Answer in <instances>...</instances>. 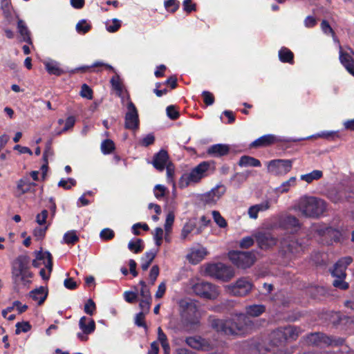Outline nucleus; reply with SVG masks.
<instances>
[{
    "instance_id": "nucleus-56",
    "label": "nucleus",
    "mask_w": 354,
    "mask_h": 354,
    "mask_svg": "<svg viewBox=\"0 0 354 354\" xmlns=\"http://www.w3.org/2000/svg\"><path fill=\"white\" fill-rule=\"evenodd\" d=\"M167 170V180L168 183H174V176L175 173L174 165L171 162L165 167Z\"/></svg>"
},
{
    "instance_id": "nucleus-10",
    "label": "nucleus",
    "mask_w": 354,
    "mask_h": 354,
    "mask_svg": "<svg viewBox=\"0 0 354 354\" xmlns=\"http://www.w3.org/2000/svg\"><path fill=\"white\" fill-rule=\"evenodd\" d=\"M192 290L196 295L208 299H215L219 295L216 286L203 281L193 285Z\"/></svg>"
},
{
    "instance_id": "nucleus-8",
    "label": "nucleus",
    "mask_w": 354,
    "mask_h": 354,
    "mask_svg": "<svg viewBox=\"0 0 354 354\" xmlns=\"http://www.w3.org/2000/svg\"><path fill=\"white\" fill-rule=\"evenodd\" d=\"M178 304L181 317L188 323H196L198 309L195 302L189 299H183Z\"/></svg>"
},
{
    "instance_id": "nucleus-36",
    "label": "nucleus",
    "mask_w": 354,
    "mask_h": 354,
    "mask_svg": "<svg viewBox=\"0 0 354 354\" xmlns=\"http://www.w3.org/2000/svg\"><path fill=\"white\" fill-rule=\"evenodd\" d=\"M323 173L320 170H313V171L303 174L300 176V179L306 181L308 183H312L313 180H317L321 178Z\"/></svg>"
},
{
    "instance_id": "nucleus-52",
    "label": "nucleus",
    "mask_w": 354,
    "mask_h": 354,
    "mask_svg": "<svg viewBox=\"0 0 354 354\" xmlns=\"http://www.w3.org/2000/svg\"><path fill=\"white\" fill-rule=\"evenodd\" d=\"M115 233L113 230L110 228L103 229L100 234L101 239L108 241L111 240L114 237Z\"/></svg>"
},
{
    "instance_id": "nucleus-44",
    "label": "nucleus",
    "mask_w": 354,
    "mask_h": 354,
    "mask_svg": "<svg viewBox=\"0 0 354 354\" xmlns=\"http://www.w3.org/2000/svg\"><path fill=\"white\" fill-rule=\"evenodd\" d=\"M75 123V118L74 116H69L66 118L65 121V125L63 129L60 131H55V135H60L62 133L67 131L71 129Z\"/></svg>"
},
{
    "instance_id": "nucleus-45",
    "label": "nucleus",
    "mask_w": 354,
    "mask_h": 354,
    "mask_svg": "<svg viewBox=\"0 0 354 354\" xmlns=\"http://www.w3.org/2000/svg\"><path fill=\"white\" fill-rule=\"evenodd\" d=\"M212 216L215 221V223L222 228H224L227 226V221L221 215L219 212L218 211H213L212 212Z\"/></svg>"
},
{
    "instance_id": "nucleus-15",
    "label": "nucleus",
    "mask_w": 354,
    "mask_h": 354,
    "mask_svg": "<svg viewBox=\"0 0 354 354\" xmlns=\"http://www.w3.org/2000/svg\"><path fill=\"white\" fill-rule=\"evenodd\" d=\"M124 120V127L126 129L131 130L138 129L140 121L138 110L131 100L127 103V112L125 114Z\"/></svg>"
},
{
    "instance_id": "nucleus-48",
    "label": "nucleus",
    "mask_w": 354,
    "mask_h": 354,
    "mask_svg": "<svg viewBox=\"0 0 354 354\" xmlns=\"http://www.w3.org/2000/svg\"><path fill=\"white\" fill-rule=\"evenodd\" d=\"M76 184V180L74 178H68L67 179H61L58 183V186L63 187L65 189H70L73 186Z\"/></svg>"
},
{
    "instance_id": "nucleus-64",
    "label": "nucleus",
    "mask_w": 354,
    "mask_h": 354,
    "mask_svg": "<svg viewBox=\"0 0 354 354\" xmlns=\"http://www.w3.org/2000/svg\"><path fill=\"white\" fill-rule=\"evenodd\" d=\"M202 95L203 97L204 102L207 106H209V105H212V104H214V97L213 95L210 92L207 91H204L202 93Z\"/></svg>"
},
{
    "instance_id": "nucleus-55",
    "label": "nucleus",
    "mask_w": 354,
    "mask_h": 354,
    "mask_svg": "<svg viewBox=\"0 0 354 354\" xmlns=\"http://www.w3.org/2000/svg\"><path fill=\"white\" fill-rule=\"evenodd\" d=\"M145 315L144 312H140L139 313L136 314L135 317V324L137 325L139 327H144L145 329H147V325L145 322Z\"/></svg>"
},
{
    "instance_id": "nucleus-46",
    "label": "nucleus",
    "mask_w": 354,
    "mask_h": 354,
    "mask_svg": "<svg viewBox=\"0 0 354 354\" xmlns=\"http://www.w3.org/2000/svg\"><path fill=\"white\" fill-rule=\"evenodd\" d=\"M15 326V333L17 335L21 333H27L31 328V326L28 322H17Z\"/></svg>"
},
{
    "instance_id": "nucleus-40",
    "label": "nucleus",
    "mask_w": 354,
    "mask_h": 354,
    "mask_svg": "<svg viewBox=\"0 0 354 354\" xmlns=\"http://www.w3.org/2000/svg\"><path fill=\"white\" fill-rule=\"evenodd\" d=\"M111 84L113 88L117 92L118 95L120 96L122 92L123 87L118 75H114L111 79Z\"/></svg>"
},
{
    "instance_id": "nucleus-5",
    "label": "nucleus",
    "mask_w": 354,
    "mask_h": 354,
    "mask_svg": "<svg viewBox=\"0 0 354 354\" xmlns=\"http://www.w3.org/2000/svg\"><path fill=\"white\" fill-rule=\"evenodd\" d=\"M305 248L304 239H297L294 235H288L281 240L279 254L287 260H290L302 253Z\"/></svg>"
},
{
    "instance_id": "nucleus-7",
    "label": "nucleus",
    "mask_w": 354,
    "mask_h": 354,
    "mask_svg": "<svg viewBox=\"0 0 354 354\" xmlns=\"http://www.w3.org/2000/svg\"><path fill=\"white\" fill-rule=\"evenodd\" d=\"M205 272L211 277L223 281H229L234 275L233 268L222 263L208 264L205 269Z\"/></svg>"
},
{
    "instance_id": "nucleus-26",
    "label": "nucleus",
    "mask_w": 354,
    "mask_h": 354,
    "mask_svg": "<svg viewBox=\"0 0 354 354\" xmlns=\"http://www.w3.org/2000/svg\"><path fill=\"white\" fill-rule=\"evenodd\" d=\"M35 186L36 183L30 182L28 177H24L19 179L17 185V190L19 193V196H21L26 193L32 192Z\"/></svg>"
},
{
    "instance_id": "nucleus-22",
    "label": "nucleus",
    "mask_w": 354,
    "mask_h": 354,
    "mask_svg": "<svg viewBox=\"0 0 354 354\" xmlns=\"http://www.w3.org/2000/svg\"><path fill=\"white\" fill-rule=\"evenodd\" d=\"M348 50L349 52H344L339 46V61L347 71L354 76V59L351 56V54L354 55V52L350 48Z\"/></svg>"
},
{
    "instance_id": "nucleus-49",
    "label": "nucleus",
    "mask_w": 354,
    "mask_h": 354,
    "mask_svg": "<svg viewBox=\"0 0 354 354\" xmlns=\"http://www.w3.org/2000/svg\"><path fill=\"white\" fill-rule=\"evenodd\" d=\"M345 278L346 277H335L333 282V285L339 289L344 290H347L349 287V285L344 281Z\"/></svg>"
},
{
    "instance_id": "nucleus-42",
    "label": "nucleus",
    "mask_w": 354,
    "mask_h": 354,
    "mask_svg": "<svg viewBox=\"0 0 354 354\" xmlns=\"http://www.w3.org/2000/svg\"><path fill=\"white\" fill-rule=\"evenodd\" d=\"M91 28V24H88L85 19L80 20L76 24V31L80 34H85Z\"/></svg>"
},
{
    "instance_id": "nucleus-12",
    "label": "nucleus",
    "mask_w": 354,
    "mask_h": 354,
    "mask_svg": "<svg viewBox=\"0 0 354 354\" xmlns=\"http://www.w3.org/2000/svg\"><path fill=\"white\" fill-rule=\"evenodd\" d=\"M292 167L291 160L277 159L268 162V171L276 176L285 175L288 173Z\"/></svg>"
},
{
    "instance_id": "nucleus-59",
    "label": "nucleus",
    "mask_w": 354,
    "mask_h": 354,
    "mask_svg": "<svg viewBox=\"0 0 354 354\" xmlns=\"http://www.w3.org/2000/svg\"><path fill=\"white\" fill-rule=\"evenodd\" d=\"M166 111L167 116L171 120H176L179 117L178 111L173 105L167 106Z\"/></svg>"
},
{
    "instance_id": "nucleus-11",
    "label": "nucleus",
    "mask_w": 354,
    "mask_h": 354,
    "mask_svg": "<svg viewBox=\"0 0 354 354\" xmlns=\"http://www.w3.org/2000/svg\"><path fill=\"white\" fill-rule=\"evenodd\" d=\"M303 138H278L276 136L273 134H267L261 136L260 138L256 139L254 141H253L250 144V147H268L270 146L274 143L279 142H299L302 140Z\"/></svg>"
},
{
    "instance_id": "nucleus-13",
    "label": "nucleus",
    "mask_w": 354,
    "mask_h": 354,
    "mask_svg": "<svg viewBox=\"0 0 354 354\" xmlns=\"http://www.w3.org/2000/svg\"><path fill=\"white\" fill-rule=\"evenodd\" d=\"M225 192V187L223 185H217L210 191L202 194L201 201L205 205L210 207L214 205Z\"/></svg>"
},
{
    "instance_id": "nucleus-61",
    "label": "nucleus",
    "mask_w": 354,
    "mask_h": 354,
    "mask_svg": "<svg viewBox=\"0 0 354 354\" xmlns=\"http://www.w3.org/2000/svg\"><path fill=\"white\" fill-rule=\"evenodd\" d=\"M317 19L311 15L307 16L304 21V26L307 28L315 27L317 25Z\"/></svg>"
},
{
    "instance_id": "nucleus-18",
    "label": "nucleus",
    "mask_w": 354,
    "mask_h": 354,
    "mask_svg": "<svg viewBox=\"0 0 354 354\" xmlns=\"http://www.w3.org/2000/svg\"><path fill=\"white\" fill-rule=\"evenodd\" d=\"M252 283L245 279H240L236 282L228 286V290L230 294L234 296H245L252 289Z\"/></svg>"
},
{
    "instance_id": "nucleus-47",
    "label": "nucleus",
    "mask_w": 354,
    "mask_h": 354,
    "mask_svg": "<svg viewBox=\"0 0 354 354\" xmlns=\"http://www.w3.org/2000/svg\"><path fill=\"white\" fill-rule=\"evenodd\" d=\"M166 191L167 188L165 186L156 185L153 189L154 196L157 199L160 200L165 197Z\"/></svg>"
},
{
    "instance_id": "nucleus-37",
    "label": "nucleus",
    "mask_w": 354,
    "mask_h": 354,
    "mask_svg": "<svg viewBox=\"0 0 354 354\" xmlns=\"http://www.w3.org/2000/svg\"><path fill=\"white\" fill-rule=\"evenodd\" d=\"M128 248L134 253L140 252L144 248L142 240L136 239L135 240L130 241L128 243Z\"/></svg>"
},
{
    "instance_id": "nucleus-38",
    "label": "nucleus",
    "mask_w": 354,
    "mask_h": 354,
    "mask_svg": "<svg viewBox=\"0 0 354 354\" xmlns=\"http://www.w3.org/2000/svg\"><path fill=\"white\" fill-rule=\"evenodd\" d=\"M63 239L65 243L73 245L78 241L79 237L75 230H71L64 234Z\"/></svg>"
},
{
    "instance_id": "nucleus-25",
    "label": "nucleus",
    "mask_w": 354,
    "mask_h": 354,
    "mask_svg": "<svg viewBox=\"0 0 354 354\" xmlns=\"http://www.w3.org/2000/svg\"><path fill=\"white\" fill-rule=\"evenodd\" d=\"M43 64L45 66V69L50 75L60 76L61 75L65 73V71L61 68L60 64L55 60L48 59L44 60Z\"/></svg>"
},
{
    "instance_id": "nucleus-20",
    "label": "nucleus",
    "mask_w": 354,
    "mask_h": 354,
    "mask_svg": "<svg viewBox=\"0 0 354 354\" xmlns=\"http://www.w3.org/2000/svg\"><path fill=\"white\" fill-rule=\"evenodd\" d=\"M151 163L154 168L160 171H162L169 163H171L167 151L161 149L155 153Z\"/></svg>"
},
{
    "instance_id": "nucleus-58",
    "label": "nucleus",
    "mask_w": 354,
    "mask_h": 354,
    "mask_svg": "<svg viewBox=\"0 0 354 354\" xmlns=\"http://www.w3.org/2000/svg\"><path fill=\"white\" fill-rule=\"evenodd\" d=\"M95 308V302L89 299L84 305V312L89 315H93Z\"/></svg>"
},
{
    "instance_id": "nucleus-29",
    "label": "nucleus",
    "mask_w": 354,
    "mask_h": 354,
    "mask_svg": "<svg viewBox=\"0 0 354 354\" xmlns=\"http://www.w3.org/2000/svg\"><path fill=\"white\" fill-rule=\"evenodd\" d=\"M18 32L22 37V41L32 45V39L30 37V31L29 30L26 22L22 19H18L17 21Z\"/></svg>"
},
{
    "instance_id": "nucleus-35",
    "label": "nucleus",
    "mask_w": 354,
    "mask_h": 354,
    "mask_svg": "<svg viewBox=\"0 0 354 354\" xmlns=\"http://www.w3.org/2000/svg\"><path fill=\"white\" fill-rule=\"evenodd\" d=\"M293 57V53L287 48H281L279 51V58L281 62L292 64Z\"/></svg>"
},
{
    "instance_id": "nucleus-19",
    "label": "nucleus",
    "mask_w": 354,
    "mask_h": 354,
    "mask_svg": "<svg viewBox=\"0 0 354 354\" xmlns=\"http://www.w3.org/2000/svg\"><path fill=\"white\" fill-rule=\"evenodd\" d=\"M353 258L350 256L344 257L339 259L334 265L333 269L331 271V274L333 277H346V270L351 263Z\"/></svg>"
},
{
    "instance_id": "nucleus-23",
    "label": "nucleus",
    "mask_w": 354,
    "mask_h": 354,
    "mask_svg": "<svg viewBox=\"0 0 354 354\" xmlns=\"http://www.w3.org/2000/svg\"><path fill=\"white\" fill-rule=\"evenodd\" d=\"M207 254L206 248L199 245L190 249V252L187 254V259L192 264H196L201 261Z\"/></svg>"
},
{
    "instance_id": "nucleus-50",
    "label": "nucleus",
    "mask_w": 354,
    "mask_h": 354,
    "mask_svg": "<svg viewBox=\"0 0 354 354\" xmlns=\"http://www.w3.org/2000/svg\"><path fill=\"white\" fill-rule=\"evenodd\" d=\"M174 214L172 212H169L166 216L165 223V230L166 233H169L171 226L174 221Z\"/></svg>"
},
{
    "instance_id": "nucleus-6",
    "label": "nucleus",
    "mask_w": 354,
    "mask_h": 354,
    "mask_svg": "<svg viewBox=\"0 0 354 354\" xmlns=\"http://www.w3.org/2000/svg\"><path fill=\"white\" fill-rule=\"evenodd\" d=\"M210 162L203 161L194 167L189 173L183 174L179 181V186L185 188L192 184L198 183L203 178L207 176L210 168Z\"/></svg>"
},
{
    "instance_id": "nucleus-24",
    "label": "nucleus",
    "mask_w": 354,
    "mask_h": 354,
    "mask_svg": "<svg viewBox=\"0 0 354 354\" xmlns=\"http://www.w3.org/2000/svg\"><path fill=\"white\" fill-rule=\"evenodd\" d=\"M185 342L188 346L196 350L207 351L209 348L208 342L200 336L187 337Z\"/></svg>"
},
{
    "instance_id": "nucleus-9",
    "label": "nucleus",
    "mask_w": 354,
    "mask_h": 354,
    "mask_svg": "<svg viewBox=\"0 0 354 354\" xmlns=\"http://www.w3.org/2000/svg\"><path fill=\"white\" fill-rule=\"evenodd\" d=\"M228 256L235 266L243 269L250 267L255 261V255L252 252L231 251Z\"/></svg>"
},
{
    "instance_id": "nucleus-54",
    "label": "nucleus",
    "mask_w": 354,
    "mask_h": 354,
    "mask_svg": "<svg viewBox=\"0 0 354 354\" xmlns=\"http://www.w3.org/2000/svg\"><path fill=\"white\" fill-rule=\"evenodd\" d=\"M155 141V137L153 133H149L145 136L142 140L140 141V145L142 147H148L152 145Z\"/></svg>"
},
{
    "instance_id": "nucleus-16",
    "label": "nucleus",
    "mask_w": 354,
    "mask_h": 354,
    "mask_svg": "<svg viewBox=\"0 0 354 354\" xmlns=\"http://www.w3.org/2000/svg\"><path fill=\"white\" fill-rule=\"evenodd\" d=\"M315 231L326 239V243L328 245L332 244L333 242H340L342 240V232L332 227L319 226L316 227Z\"/></svg>"
},
{
    "instance_id": "nucleus-62",
    "label": "nucleus",
    "mask_w": 354,
    "mask_h": 354,
    "mask_svg": "<svg viewBox=\"0 0 354 354\" xmlns=\"http://www.w3.org/2000/svg\"><path fill=\"white\" fill-rule=\"evenodd\" d=\"M165 6L166 9L174 12L178 8L179 4L176 0H167L165 1Z\"/></svg>"
},
{
    "instance_id": "nucleus-41",
    "label": "nucleus",
    "mask_w": 354,
    "mask_h": 354,
    "mask_svg": "<svg viewBox=\"0 0 354 354\" xmlns=\"http://www.w3.org/2000/svg\"><path fill=\"white\" fill-rule=\"evenodd\" d=\"M121 21L118 19H113L106 23V29L109 32H116L121 26Z\"/></svg>"
},
{
    "instance_id": "nucleus-1",
    "label": "nucleus",
    "mask_w": 354,
    "mask_h": 354,
    "mask_svg": "<svg viewBox=\"0 0 354 354\" xmlns=\"http://www.w3.org/2000/svg\"><path fill=\"white\" fill-rule=\"evenodd\" d=\"M266 310L261 304L250 305L245 307L246 314H239L232 320L213 319L212 327L216 332L225 335H241L253 326V322L249 317H259Z\"/></svg>"
},
{
    "instance_id": "nucleus-28",
    "label": "nucleus",
    "mask_w": 354,
    "mask_h": 354,
    "mask_svg": "<svg viewBox=\"0 0 354 354\" xmlns=\"http://www.w3.org/2000/svg\"><path fill=\"white\" fill-rule=\"evenodd\" d=\"M30 297L35 301H37L39 305L42 304L48 296V289L46 287L40 286L29 293Z\"/></svg>"
},
{
    "instance_id": "nucleus-32",
    "label": "nucleus",
    "mask_w": 354,
    "mask_h": 354,
    "mask_svg": "<svg viewBox=\"0 0 354 354\" xmlns=\"http://www.w3.org/2000/svg\"><path fill=\"white\" fill-rule=\"evenodd\" d=\"M157 254V250H151L145 252L141 259V268L143 270H147Z\"/></svg>"
},
{
    "instance_id": "nucleus-63",
    "label": "nucleus",
    "mask_w": 354,
    "mask_h": 354,
    "mask_svg": "<svg viewBox=\"0 0 354 354\" xmlns=\"http://www.w3.org/2000/svg\"><path fill=\"white\" fill-rule=\"evenodd\" d=\"M48 215L47 210L44 209L41 213L38 214L36 216V221L39 225H42L46 223V218Z\"/></svg>"
},
{
    "instance_id": "nucleus-17",
    "label": "nucleus",
    "mask_w": 354,
    "mask_h": 354,
    "mask_svg": "<svg viewBox=\"0 0 354 354\" xmlns=\"http://www.w3.org/2000/svg\"><path fill=\"white\" fill-rule=\"evenodd\" d=\"M254 237L259 248L268 250L277 243V239L270 232L260 231L254 234Z\"/></svg>"
},
{
    "instance_id": "nucleus-4",
    "label": "nucleus",
    "mask_w": 354,
    "mask_h": 354,
    "mask_svg": "<svg viewBox=\"0 0 354 354\" xmlns=\"http://www.w3.org/2000/svg\"><path fill=\"white\" fill-rule=\"evenodd\" d=\"M297 209L306 217L318 218L327 209V203L315 196L301 197L296 205Z\"/></svg>"
},
{
    "instance_id": "nucleus-14",
    "label": "nucleus",
    "mask_w": 354,
    "mask_h": 354,
    "mask_svg": "<svg viewBox=\"0 0 354 354\" xmlns=\"http://www.w3.org/2000/svg\"><path fill=\"white\" fill-rule=\"evenodd\" d=\"M306 342L308 344L313 346H322L341 344H342L343 340L341 339L339 341H335L324 333H311L306 337Z\"/></svg>"
},
{
    "instance_id": "nucleus-3",
    "label": "nucleus",
    "mask_w": 354,
    "mask_h": 354,
    "mask_svg": "<svg viewBox=\"0 0 354 354\" xmlns=\"http://www.w3.org/2000/svg\"><path fill=\"white\" fill-rule=\"evenodd\" d=\"M11 273L15 290L29 284L32 277V273L30 270L29 257L24 254L18 256L12 263Z\"/></svg>"
},
{
    "instance_id": "nucleus-33",
    "label": "nucleus",
    "mask_w": 354,
    "mask_h": 354,
    "mask_svg": "<svg viewBox=\"0 0 354 354\" xmlns=\"http://www.w3.org/2000/svg\"><path fill=\"white\" fill-rule=\"evenodd\" d=\"M239 165L240 167H259L261 166V162L253 157L248 156H243L241 157Z\"/></svg>"
},
{
    "instance_id": "nucleus-60",
    "label": "nucleus",
    "mask_w": 354,
    "mask_h": 354,
    "mask_svg": "<svg viewBox=\"0 0 354 354\" xmlns=\"http://www.w3.org/2000/svg\"><path fill=\"white\" fill-rule=\"evenodd\" d=\"M151 299H141L140 301V304H139L140 308L141 309L140 312H144L145 314L148 313V312L150 310V307H151Z\"/></svg>"
},
{
    "instance_id": "nucleus-21",
    "label": "nucleus",
    "mask_w": 354,
    "mask_h": 354,
    "mask_svg": "<svg viewBox=\"0 0 354 354\" xmlns=\"http://www.w3.org/2000/svg\"><path fill=\"white\" fill-rule=\"evenodd\" d=\"M40 261H43V263L45 265V267L49 272H51L53 270V259L51 254L48 251L43 252L40 250L36 252V259L33 260L32 266L35 268H38L41 265V263L39 262Z\"/></svg>"
},
{
    "instance_id": "nucleus-53",
    "label": "nucleus",
    "mask_w": 354,
    "mask_h": 354,
    "mask_svg": "<svg viewBox=\"0 0 354 354\" xmlns=\"http://www.w3.org/2000/svg\"><path fill=\"white\" fill-rule=\"evenodd\" d=\"M321 29L324 34L330 35L335 37V32L326 20H322L321 23Z\"/></svg>"
},
{
    "instance_id": "nucleus-39",
    "label": "nucleus",
    "mask_w": 354,
    "mask_h": 354,
    "mask_svg": "<svg viewBox=\"0 0 354 354\" xmlns=\"http://www.w3.org/2000/svg\"><path fill=\"white\" fill-rule=\"evenodd\" d=\"M115 149L114 142L109 139L104 140L101 144V151L104 154H109Z\"/></svg>"
},
{
    "instance_id": "nucleus-30",
    "label": "nucleus",
    "mask_w": 354,
    "mask_h": 354,
    "mask_svg": "<svg viewBox=\"0 0 354 354\" xmlns=\"http://www.w3.org/2000/svg\"><path fill=\"white\" fill-rule=\"evenodd\" d=\"M79 327L84 333L91 334L95 329V324L93 319L83 316L79 321Z\"/></svg>"
},
{
    "instance_id": "nucleus-2",
    "label": "nucleus",
    "mask_w": 354,
    "mask_h": 354,
    "mask_svg": "<svg viewBox=\"0 0 354 354\" xmlns=\"http://www.w3.org/2000/svg\"><path fill=\"white\" fill-rule=\"evenodd\" d=\"M301 333V328L296 326L279 327L270 333L269 345L261 349L260 353L291 354L292 352L285 347L286 343L297 339Z\"/></svg>"
},
{
    "instance_id": "nucleus-57",
    "label": "nucleus",
    "mask_w": 354,
    "mask_h": 354,
    "mask_svg": "<svg viewBox=\"0 0 354 354\" xmlns=\"http://www.w3.org/2000/svg\"><path fill=\"white\" fill-rule=\"evenodd\" d=\"M80 95L82 97L87 98V99H92L93 97V92L91 88L87 86L86 84H84L82 86Z\"/></svg>"
},
{
    "instance_id": "nucleus-27",
    "label": "nucleus",
    "mask_w": 354,
    "mask_h": 354,
    "mask_svg": "<svg viewBox=\"0 0 354 354\" xmlns=\"http://www.w3.org/2000/svg\"><path fill=\"white\" fill-rule=\"evenodd\" d=\"M230 151V147L225 144H215L207 149V153L213 157H221L227 155Z\"/></svg>"
},
{
    "instance_id": "nucleus-34",
    "label": "nucleus",
    "mask_w": 354,
    "mask_h": 354,
    "mask_svg": "<svg viewBox=\"0 0 354 354\" xmlns=\"http://www.w3.org/2000/svg\"><path fill=\"white\" fill-rule=\"evenodd\" d=\"M296 177H291L288 180L283 182L280 186L275 189L277 193L283 194L288 192L289 189L295 186Z\"/></svg>"
},
{
    "instance_id": "nucleus-51",
    "label": "nucleus",
    "mask_w": 354,
    "mask_h": 354,
    "mask_svg": "<svg viewBox=\"0 0 354 354\" xmlns=\"http://www.w3.org/2000/svg\"><path fill=\"white\" fill-rule=\"evenodd\" d=\"M254 235L252 236H245L243 237L239 243V246L241 248H248L252 246L254 243Z\"/></svg>"
},
{
    "instance_id": "nucleus-43",
    "label": "nucleus",
    "mask_w": 354,
    "mask_h": 354,
    "mask_svg": "<svg viewBox=\"0 0 354 354\" xmlns=\"http://www.w3.org/2000/svg\"><path fill=\"white\" fill-rule=\"evenodd\" d=\"M313 137H320V138H324L326 139L333 140L335 138H338L339 135H338V131H322L321 133H317L316 136H311L307 137L306 138H303L302 140H306V139H309Z\"/></svg>"
},
{
    "instance_id": "nucleus-31",
    "label": "nucleus",
    "mask_w": 354,
    "mask_h": 354,
    "mask_svg": "<svg viewBox=\"0 0 354 354\" xmlns=\"http://www.w3.org/2000/svg\"><path fill=\"white\" fill-rule=\"evenodd\" d=\"M282 225L286 230L297 231L300 227L299 220L294 216H287L282 221Z\"/></svg>"
}]
</instances>
